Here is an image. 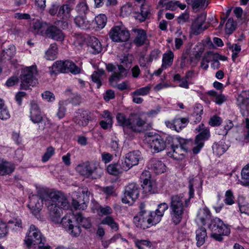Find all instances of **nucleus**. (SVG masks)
I'll return each mask as SVG.
<instances>
[{
	"mask_svg": "<svg viewBox=\"0 0 249 249\" xmlns=\"http://www.w3.org/2000/svg\"><path fill=\"white\" fill-rule=\"evenodd\" d=\"M37 195L29 196L28 206L32 213L37 214L41 210L44 203L47 207L49 217L54 223H58L62 214V209H67L69 202L62 193L56 190H49L45 188H36Z\"/></svg>",
	"mask_w": 249,
	"mask_h": 249,
	"instance_id": "1",
	"label": "nucleus"
},
{
	"mask_svg": "<svg viewBox=\"0 0 249 249\" xmlns=\"http://www.w3.org/2000/svg\"><path fill=\"white\" fill-rule=\"evenodd\" d=\"M188 179L189 197L185 198L183 194L172 195L170 197L169 209L171 220L175 225L179 224L181 221L185 209L190 204V199L194 196V186L198 181L192 177H190Z\"/></svg>",
	"mask_w": 249,
	"mask_h": 249,
	"instance_id": "2",
	"label": "nucleus"
},
{
	"mask_svg": "<svg viewBox=\"0 0 249 249\" xmlns=\"http://www.w3.org/2000/svg\"><path fill=\"white\" fill-rule=\"evenodd\" d=\"M116 120L119 125L125 129L127 128L135 133H141L143 131L146 124V120L141 115L136 113H131L128 118L121 113H118L116 116Z\"/></svg>",
	"mask_w": 249,
	"mask_h": 249,
	"instance_id": "3",
	"label": "nucleus"
},
{
	"mask_svg": "<svg viewBox=\"0 0 249 249\" xmlns=\"http://www.w3.org/2000/svg\"><path fill=\"white\" fill-rule=\"evenodd\" d=\"M139 213L134 217L133 222L137 227L146 229L159 223V219L153 214V211L145 209V205L141 203Z\"/></svg>",
	"mask_w": 249,
	"mask_h": 249,
	"instance_id": "4",
	"label": "nucleus"
},
{
	"mask_svg": "<svg viewBox=\"0 0 249 249\" xmlns=\"http://www.w3.org/2000/svg\"><path fill=\"white\" fill-rule=\"evenodd\" d=\"M208 228L211 231L210 236L216 241L222 242L224 236L228 235L231 232L229 226L224 223L218 217L211 219Z\"/></svg>",
	"mask_w": 249,
	"mask_h": 249,
	"instance_id": "5",
	"label": "nucleus"
},
{
	"mask_svg": "<svg viewBox=\"0 0 249 249\" xmlns=\"http://www.w3.org/2000/svg\"><path fill=\"white\" fill-rule=\"evenodd\" d=\"M75 170L80 175L86 178L97 179L103 174V170L95 161H86L79 164Z\"/></svg>",
	"mask_w": 249,
	"mask_h": 249,
	"instance_id": "6",
	"label": "nucleus"
},
{
	"mask_svg": "<svg viewBox=\"0 0 249 249\" xmlns=\"http://www.w3.org/2000/svg\"><path fill=\"white\" fill-rule=\"evenodd\" d=\"M25 244L28 248L32 245H38L39 249H50V247L45 245L46 239L40 231L34 225H31L24 240Z\"/></svg>",
	"mask_w": 249,
	"mask_h": 249,
	"instance_id": "7",
	"label": "nucleus"
},
{
	"mask_svg": "<svg viewBox=\"0 0 249 249\" xmlns=\"http://www.w3.org/2000/svg\"><path fill=\"white\" fill-rule=\"evenodd\" d=\"M37 73L36 66L33 65L23 69L20 75V89L27 90L30 86H36L37 84L36 77Z\"/></svg>",
	"mask_w": 249,
	"mask_h": 249,
	"instance_id": "8",
	"label": "nucleus"
},
{
	"mask_svg": "<svg viewBox=\"0 0 249 249\" xmlns=\"http://www.w3.org/2000/svg\"><path fill=\"white\" fill-rule=\"evenodd\" d=\"M140 188L136 183H129L124 188L122 201L124 204H131L137 199L139 196Z\"/></svg>",
	"mask_w": 249,
	"mask_h": 249,
	"instance_id": "9",
	"label": "nucleus"
},
{
	"mask_svg": "<svg viewBox=\"0 0 249 249\" xmlns=\"http://www.w3.org/2000/svg\"><path fill=\"white\" fill-rule=\"evenodd\" d=\"M109 36L110 39L116 42L127 41L130 37L129 31L123 25L113 27L109 32Z\"/></svg>",
	"mask_w": 249,
	"mask_h": 249,
	"instance_id": "10",
	"label": "nucleus"
},
{
	"mask_svg": "<svg viewBox=\"0 0 249 249\" xmlns=\"http://www.w3.org/2000/svg\"><path fill=\"white\" fill-rule=\"evenodd\" d=\"M177 142L178 144L175 145L174 143L172 145L171 149L173 151V153H171V152H169L168 155L172 157L174 159H177L178 157L177 155H182L183 154L179 153V151L180 149L185 151L187 152L189 149L190 146L192 143V141L187 139H184L181 138H176L174 142V143Z\"/></svg>",
	"mask_w": 249,
	"mask_h": 249,
	"instance_id": "11",
	"label": "nucleus"
},
{
	"mask_svg": "<svg viewBox=\"0 0 249 249\" xmlns=\"http://www.w3.org/2000/svg\"><path fill=\"white\" fill-rule=\"evenodd\" d=\"M196 130L200 133L196 137L195 146L192 151L194 154H198L204 145V142L208 140L210 136V131L207 129H203L199 125Z\"/></svg>",
	"mask_w": 249,
	"mask_h": 249,
	"instance_id": "12",
	"label": "nucleus"
},
{
	"mask_svg": "<svg viewBox=\"0 0 249 249\" xmlns=\"http://www.w3.org/2000/svg\"><path fill=\"white\" fill-rule=\"evenodd\" d=\"M43 36L53 39L57 41H62L64 40L65 36L61 30L56 26L52 24H47L45 31L42 32Z\"/></svg>",
	"mask_w": 249,
	"mask_h": 249,
	"instance_id": "13",
	"label": "nucleus"
},
{
	"mask_svg": "<svg viewBox=\"0 0 249 249\" xmlns=\"http://www.w3.org/2000/svg\"><path fill=\"white\" fill-rule=\"evenodd\" d=\"M141 160L142 157L139 151H133L127 153L124 161L122 162L123 169L128 171L133 166L138 165Z\"/></svg>",
	"mask_w": 249,
	"mask_h": 249,
	"instance_id": "14",
	"label": "nucleus"
},
{
	"mask_svg": "<svg viewBox=\"0 0 249 249\" xmlns=\"http://www.w3.org/2000/svg\"><path fill=\"white\" fill-rule=\"evenodd\" d=\"M206 15L201 14L193 21L191 26L190 32L195 35H198L202 33L208 28L205 24Z\"/></svg>",
	"mask_w": 249,
	"mask_h": 249,
	"instance_id": "15",
	"label": "nucleus"
},
{
	"mask_svg": "<svg viewBox=\"0 0 249 249\" xmlns=\"http://www.w3.org/2000/svg\"><path fill=\"white\" fill-rule=\"evenodd\" d=\"M69 216H64L60 219L58 224H61L62 226L73 236H78L81 232V228L79 226H74Z\"/></svg>",
	"mask_w": 249,
	"mask_h": 249,
	"instance_id": "16",
	"label": "nucleus"
},
{
	"mask_svg": "<svg viewBox=\"0 0 249 249\" xmlns=\"http://www.w3.org/2000/svg\"><path fill=\"white\" fill-rule=\"evenodd\" d=\"M148 144L154 152H160L166 146L165 141L160 135H155L151 137L149 140Z\"/></svg>",
	"mask_w": 249,
	"mask_h": 249,
	"instance_id": "17",
	"label": "nucleus"
},
{
	"mask_svg": "<svg viewBox=\"0 0 249 249\" xmlns=\"http://www.w3.org/2000/svg\"><path fill=\"white\" fill-rule=\"evenodd\" d=\"M90 118V112L88 110L78 109L75 114L73 121L79 126H86Z\"/></svg>",
	"mask_w": 249,
	"mask_h": 249,
	"instance_id": "18",
	"label": "nucleus"
},
{
	"mask_svg": "<svg viewBox=\"0 0 249 249\" xmlns=\"http://www.w3.org/2000/svg\"><path fill=\"white\" fill-rule=\"evenodd\" d=\"M118 71H114L108 79L109 84L112 87L116 86L120 80L125 77L127 75L126 70L123 65H118Z\"/></svg>",
	"mask_w": 249,
	"mask_h": 249,
	"instance_id": "19",
	"label": "nucleus"
},
{
	"mask_svg": "<svg viewBox=\"0 0 249 249\" xmlns=\"http://www.w3.org/2000/svg\"><path fill=\"white\" fill-rule=\"evenodd\" d=\"M75 0H69L68 3L62 5L59 8L57 16L60 18L65 20L71 17V12L73 9Z\"/></svg>",
	"mask_w": 249,
	"mask_h": 249,
	"instance_id": "20",
	"label": "nucleus"
},
{
	"mask_svg": "<svg viewBox=\"0 0 249 249\" xmlns=\"http://www.w3.org/2000/svg\"><path fill=\"white\" fill-rule=\"evenodd\" d=\"M30 106V118L31 120L35 124L41 123L43 117L38 105L35 102H32Z\"/></svg>",
	"mask_w": 249,
	"mask_h": 249,
	"instance_id": "21",
	"label": "nucleus"
},
{
	"mask_svg": "<svg viewBox=\"0 0 249 249\" xmlns=\"http://www.w3.org/2000/svg\"><path fill=\"white\" fill-rule=\"evenodd\" d=\"M147 167L149 169H151L158 174L164 173L166 170L165 165L157 159H151L147 164Z\"/></svg>",
	"mask_w": 249,
	"mask_h": 249,
	"instance_id": "22",
	"label": "nucleus"
},
{
	"mask_svg": "<svg viewBox=\"0 0 249 249\" xmlns=\"http://www.w3.org/2000/svg\"><path fill=\"white\" fill-rule=\"evenodd\" d=\"M210 213L209 210L206 207L200 209L196 218V221L197 224L205 225L206 223V221L210 218Z\"/></svg>",
	"mask_w": 249,
	"mask_h": 249,
	"instance_id": "23",
	"label": "nucleus"
},
{
	"mask_svg": "<svg viewBox=\"0 0 249 249\" xmlns=\"http://www.w3.org/2000/svg\"><path fill=\"white\" fill-rule=\"evenodd\" d=\"M237 104L241 108L244 109L249 105V90L242 91L237 98Z\"/></svg>",
	"mask_w": 249,
	"mask_h": 249,
	"instance_id": "24",
	"label": "nucleus"
},
{
	"mask_svg": "<svg viewBox=\"0 0 249 249\" xmlns=\"http://www.w3.org/2000/svg\"><path fill=\"white\" fill-rule=\"evenodd\" d=\"M74 23L78 27L83 30L92 28L91 21L87 20L85 16H76L74 18Z\"/></svg>",
	"mask_w": 249,
	"mask_h": 249,
	"instance_id": "25",
	"label": "nucleus"
},
{
	"mask_svg": "<svg viewBox=\"0 0 249 249\" xmlns=\"http://www.w3.org/2000/svg\"><path fill=\"white\" fill-rule=\"evenodd\" d=\"M136 33V36L134 39V43L137 46L143 45L147 39L146 32L143 29H135L134 30Z\"/></svg>",
	"mask_w": 249,
	"mask_h": 249,
	"instance_id": "26",
	"label": "nucleus"
},
{
	"mask_svg": "<svg viewBox=\"0 0 249 249\" xmlns=\"http://www.w3.org/2000/svg\"><path fill=\"white\" fill-rule=\"evenodd\" d=\"M89 47L90 51L93 54L100 53L102 50V47L99 39L94 37H90L89 40Z\"/></svg>",
	"mask_w": 249,
	"mask_h": 249,
	"instance_id": "27",
	"label": "nucleus"
},
{
	"mask_svg": "<svg viewBox=\"0 0 249 249\" xmlns=\"http://www.w3.org/2000/svg\"><path fill=\"white\" fill-rule=\"evenodd\" d=\"M151 15V9L149 5L145 4H142L141 6V12L137 15L136 18L139 19L140 22H143L148 18Z\"/></svg>",
	"mask_w": 249,
	"mask_h": 249,
	"instance_id": "28",
	"label": "nucleus"
},
{
	"mask_svg": "<svg viewBox=\"0 0 249 249\" xmlns=\"http://www.w3.org/2000/svg\"><path fill=\"white\" fill-rule=\"evenodd\" d=\"M213 150L214 153L217 155H221L228 149V145L226 144L223 140L215 142L213 145Z\"/></svg>",
	"mask_w": 249,
	"mask_h": 249,
	"instance_id": "29",
	"label": "nucleus"
},
{
	"mask_svg": "<svg viewBox=\"0 0 249 249\" xmlns=\"http://www.w3.org/2000/svg\"><path fill=\"white\" fill-rule=\"evenodd\" d=\"M196 245L197 247H200L204 244L207 237L206 230L204 227H201L196 231Z\"/></svg>",
	"mask_w": 249,
	"mask_h": 249,
	"instance_id": "30",
	"label": "nucleus"
},
{
	"mask_svg": "<svg viewBox=\"0 0 249 249\" xmlns=\"http://www.w3.org/2000/svg\"><path fill=\"white\" fill-rule=\"evenodd\" d=\"M107 172L110 175L118 176L125 171L123 169V163L121 165L118 163H111L109 164L107 169Z\"/></svg>",
	"mask_w": 249,
	"mask_h": 249,
	"instance_id": "31",
	"label": "nucleus"
},
{
	"mask_svg": "<svg viewBox=\"0 0 249 249\" xmlns=\"http://www.w3.org/2000/svg\"><path fill=\"white\" fill-rule=\"evenodd\" d=\"M7 227L13 231H21L22 229V223L20 218H15L9 220L7 223Z\"/></svg>",
	"mask_w": 249,
	"mask_h": 249,
	"instance_id": "32",
	"label": "nucleus"
},
{
	"mask_svg": "<svg viewBox=\"0 0 249 249\" xmlns=\"http://www.w3.org/2000/svg\"><path fill=\"white\" fill-rule=\"evenodd\" d=\"M174 57V53L171 51L164 53L162 59V67L167 69L170 67L173 64Z\"/></svg>",
	"mask_w": 249,
	"mask_h": 249,
	"instance_id": "33",
	"label": "nucleus"
},
{
	"mask_svg": "<svg viewBox=\"0 0 249 249\" xmlns=\"http://www.w3.org/2000/svg\"><path fill=\"white\" fill-rule=\"evenodd\" d=\"M135 244L139 249H145V248L154 249L156 245L155 242H152L148 240H137L135 241Z\"/></svg>",
	"mask_w": 249,
	"mask_h": 249,
	"instance_id": "34",
	"label": "nucleus"
},
{
	"mask_svg": "<svg viewBox=\"0 0 249 249\" xmlns=\"http://www.w3.org/2000/svg\"><path fill=\"white\" fill-rule=\"evenodd\" d=\"M105 74V71L103 69H99L94 71L91 75L93 82L97 84V88L99 89L102 85L101 77Z\"/></svg>",
	"mask_w": 249,
	"mask_h": 249,
	"instance_id": "35",
	"label": "nucleus"
},
{
	"mask_svg": "<svg viewBox=\"0 0 249 249\" xmlns=\"http://www.w3.org/2000/svg\"><path fill=\"white\" fill-rule=\"evenodd\" d=\"M57 46L56 43L51 44L49 49L46 52L45 57L47 60H53L56 58Z\"/></svg>",
	"mask_w": 249,
	"mask_h": 249,
	"instance_id": "36",
	"label": "nucleus"
},
{
	"mask_svg": "<svg viewBox=\"0 0 249 249\" xmlns=\"http://www.w3.org/2000/svg\"><path fill=\"white\" fill-rule=\"evenodd\" d=\"M203 113V107L200 105H196L194 107V110L191 115V119L195 123L200 122L201 120V115Z\"/></svg>",
	"mask_w": 249,
	"mask_h": 249,
	"instance_id": "37",
	"label": "nucleus"
},
{
	"mask_svg": "<svg viewBox=\"0 0 249 249\" xmlns=\"http://www.w3.org/2000/svg\"><path fill=\"white\" fill-rule=\"evenodd\" d=\"M47 24L44 25L41 21L39 20H35L33 21L31 27L32 31L35 34H40L43 36L42 32L45 31V28Z\"/></svg>",
	"mask_w": 249,
	"mask_h": 249,
	"instance_id": "38",
	"label": "nucleus"
},
{
	"mask_svg": "<svg viewBox=\"0 0 249 249\" xmlns=\"http://www.w3.org/2000/svg\"><path fill=\"white\" fill-rule=\"evenodd\" d=\"M169 208V206L165 202L161 203L158 205V209L153 211V214L155 217L159 219V223L161 220V217L163 216L165 212Z\"/></svg>",
	"mask_w": 249,
	"mask_h": 249,
	"instance_id": "39",
	"label": "nucleus"
},
{
	"mask_svg": "<svg viewBox=\"0 0 249 249\" xmlns=\"http://www.w3.org/2000/svg\"><path fill=\"white\" fill-rule=\"evenodd\" d=\"M14 170L13 164L8 162L0 163V175L4 176L12 173Z\"/></svg>",
	"mask_w": 249,
	"mask_h": 249,
	"instance_id": "40",
	"label": "nucleus"
},
{
	"mask_svg": "<svg viewBox=\"0 0 249 249\" xmlns=\"http://www.w3.org/2000/svg\"><path fill=\"white\" fill-rule=\"evenodd\" d=\"M142 186L146 193H150L153 194L156 192L155 182H152L147 178L143 179Z\"/></svg>",
	"mask_w": 249,
	"mask_h": 249,
	"instance_id": "41",
	"label": "nucleus"
},
{
	"mask_svg": "<svg viewBox=\"0 0 249 249\" xmlns=\"http://www.w3.org/2000/svg\"><path fill=\"white\" fill-rule=\"evenodd\" d=\"M94 22L96 24V26H94L93 28L98 30L102 29L106 24L107 17L104 14L99 15L95 17Z\"/></svg>",
	"mask_w": 249,
	"mask_h": 249,
	"instance_id": "42",
	"label": "nucleus"
},
{
	"mask_svg": "<svg viewBox=\"0 0 249 249\" xmlns=\"http://www.w3.org/2000/svg\"><path fill=\"white\" fill-rule=\"evenodd\" d=\"M245 197L243 196H239L238 197V204L240 211L249 215V204L245 202Z\"/></svg>",
	"mask_w": 249,
	"mask_h": 249,
	"instance_id": "43",
	"label": "nucleus"
},
{
	"mask_svg": "<svg viewBox=\"0 0 249 249\" xmlns=\"http://www.w3.org/2000/svg\"><path fill=\"white\" fill-rule=\"evenodd\" d=\"M175 124V130L179 132L183 128H184L189 123V121L186 118H179L174 119Z\"/></svg>",
	"mask_w": 249,
	"mask_h": 249,
	"instance_id": "44",
	"label": "nucleus"
},
{
	"mask_svg": "<svg viewBox=\"0 0 249 249\" xmlns=\"http://www.w3.org/2000/svg\"><path fill=\"white\" fill-rule=\"evenodd\" d=\"M66 73L70 72L73 74H77L81 72V69L73 62L69 60H66Z\"/></svg>",
	"mask_w": 249,
	"mask_h": 249,
	"instance_id": "45",
	"label": "nucleus"
},
{
	"mask_svg": "<svg viewBox=\"0 0 249 249\" xmlns=\"http://www.w3.org/2000/svg\"><path fill=\"white\" fill-rule=\"evenodd\" d=\"M76 220L85 229H89L91 227V224L89 219L88 218L83 217L81 213H78L76 214Z\"/></svg>",
	"mask_w": 249,
	"mask_h": 249,
	"instance_id": "46",
	"label": "nucleus"
},
{
	"mask_svg": "<svg viewBox=\"0 0 249 249\" xmlns=\"http://www.w3.org/2000/svg\"><path fill=\"white\" fill-rule=\"evenodd\" d=\"M242 178L244 181H241V183L243 186H249V163L246 165L241 171Z\"/></svg>",
	"mask_w": 249,
	"mask_h": 249,
	"instance_id": "47",
	"label": "nucleus"
},
{
	"mask_svg": "<svg viewBox=\"0 0 249 249\" xmlns=\"http://www.w3.org/2000/svg\"><path fill=\"white\" fill-rule=\"evenodd\" d=\"M102 223L108 225L114 231L118 230V224L115 221L113 218L111 216H107L103 219Z\"/></svg>",
	"mask_w": 249,
	"mask_h": 249,
	"instance_id": "48",
	"label": "nucleus"
},
{
	"mask_svg": "<svg viewBox=\"0 0 249 249\" xmlns=\"http://www.w3.org/2000/svg\"><path fill=\"white\" fill-rule=\"evenodd\" d=\"M66 61H57L53 65V69L56 72L66 73Z\"/></svg>",
	"mask_w": 249,
	"mask_h": 249,
	"instance_id": "49",
	"label": "nucleus"
},
{
	"mask_svg": "<svg viewBox=\"0 0 249 249\" xmlns=\"http://www.w3.org/2000/svg\"><path fill=\"white\" fill-rule=\"evenodd\" d=\"M151 89V87L148 85L135 90L131 94L134 96H145L149 93Z\"/></svg>",
	"mask_w": 249,
	"mask_h": 249,
	"instance_id": "50",
	"label": "nucleus"
},
{
	"mask_svg": "<svg viewBox=\"0 0 249 249\" xmlns=\"http://www.w3.org/2000/svg\"><path fill=\"white\" fill-rule=\"evenodd\" d=\"M97 212L99 215L103 216L111 214L113 213V210L109 206L100 205L97 209Z\"/></svg>",
	"mask_w": 249,
	"mask_h": 249,
	"instance_id": "51",
	"label": "nucleus"
},
{
	"mask_svg": "<svg viewBox=\"0 0 249 249\" xmlns=\"http://www.w3.org/2000/svg\"><path fill=\"white\" fill-rule=\"evenodd\" d=\"M76 10L79 14L86 15L89 11V9L86 2L84 1H82L77 5Z\"/></svg>",
	"mask_w": 249,
	"mask_h": 249,
	"instance_id": "52",
	"label": "nucleus"
},
{
	"mask_svg": "<svg viewBox=\"0 0 249 249\" xmlns=\"http://www.w3.org/2000/svg\"><path fill=\"white\" fill-rule=\"evenodd\" d=\"M236 26V23L234 22L233 19L231 18H229L225 26L227 34H231L235 30Z\"/></svg>",
	"mask_w": 249,
	"mask_h": 249,
	"instance_id": "53",
	"label": "nucleus"
},
{
	"mask_svg": "<svg viewBox=\"0 0 249 249\" xmlns=\"http://www.w3.org/2000/svg\"><path fill=\"white\" fill-rule=\"evenodd\" d=\"M229 49L232 53L231 55L232 59L233 61H235V59L238 56V53L241 50V46L237 44H233L229 47Z\"/></svg>",
	"mask_w": 249,
	"mask_h": 249,
	"instance_id": "54",
	"label": "nucleus"
},
{
	"mask_svg": "<svg viewBox=\"0 0 249 249\" xmlns=\"http://www.w3.org/2000/svg\"><path fill=\"white\" fill-rule=\"evenodd\" d=\"M234 196L231 190H228L225 193L224 202L226 204L232 205L234 203Z\"/></svg>",
	"mask_w": 249,
	"mask_h": 249,
	"instance_id": "55",
	"label": "nucleus"
},
{
	"mask_svg": "<svg viewBox=\"0 0 249 249\" xmlns=\"http://www.w3.org/2000/svg\"><path fill=\"white\" fill-rule=\"evenodd\" d=\"M54 154V149L53 147L50 146L47 148L46 152L42 157V162H47Z\"/></svg>",
	"mask_w": 249,
	"mask_h": 249,
	"instance_id": "56",
	"label": "nucleus"
},
{
	"mask_svg": "<svg viewBox=\"0 0 249 249\" xmlns=\"http://www.w3.org/2000/svg\"><path fill=\"white\" fill-rule=\"evenodd\" d=\"M188 4H191L193 9H197L202 7L205 2V0H186Z\"/></svg>",
	"mask_w": 249,
	"mask_h": 249,
	"instance_id": "57",
	"label": "nucleus"
},
{
	"mask_svg": "<svg viewBox=\"0 0 249 249\" xmlns=\"http://www.w3.org/2000/svg\"><path fill=\"white\" fill-rule=\"evenodd\" d=\"M3 55H7L8 57L11 58L14 56L16 53V48L13 45H10L8 49H4L3 51Z\"/></svg>",
	"mask_w": 249,
	"mask_h": 249,
	"instance_id": "58",
	"label": "nucleus"
},
{
	"mask_svg": "<svg viewBox=\"0 0 249 249\" xmlns=\"http://www.w3.org/2000/svg\"><path fill=\"white\" fill-rule=\"evenodd\" d=\"M132 10V5L130 3H127L122 6L121 9L122 14L124 16L129 15Z\"/></svg>",
	"mask_w": 249,
	"mask_h": 249,
	"instance_id": "59",
	"label": "nucleus"
},
{
	"mask_svg": "<svg viewBox=\"0 0 249 249\" xmlns=\"http://www.w3.org/2000/svg\"><path fill=\"white\" fill-rule=\"evenodd\" d=\"M60 4L59 2H55L52 4L51 5L48 12L51 16H54L57 14L58 8L59 7Z\"/></svg>",
	"mask_w": 249,
	"mask_h": 249,
	"instance_id": "60",
	"label": "nucleus"
},
{
	"mask_svg": "<svg viewBox=\"0 0 249 249\" xmlns=\"http://www.w3.org/2000/svg\"><path fill=\"white\" fill-rule=\"evenodd\" d=\"M222 123L220 117L217 116H213L211 118L209 121V124L213 126L219 125Z\"/></svg>",
	"mask_w": 249,
	"mask_h": 249,
	"instance_id": "61",
	"label": "nucleus"
},
{
	"mask_svg": "<svg viewBox=\"0 0 249 249\" xmlns=\"http://www.w3.org/2000/svg\"><path fill=\"white\" fill-rule=\"evenodd\" d=\"M42 98L48 102H53L55 100L54 94L49 91H44L42 93Z\"/></svg>",
	"mask_w": 249,
	"mask_h": 249,
	"instance_id": "62",
	"label": "nucleus"
},
{
	"mask_svg": "<svg viewBox=\"0 0 249 249\" xmlns=\"http://www.w3.org/2000/svg\"><path fill=\"white\" fill-rule=\"evenodd\" d=\"M10 117V113L6 107L0 109V119L1 120H7Z\"/></svg>",
	"mask_w": 249,
	"mask_h": 249,
	"instance_id": "63",
	"label": "nucleus"
},
{
	"mask_svg": "<svg viewBox=\"0 0 249 249\" xmlns=\"http://www.w3.org/2000/svg\"><path fill=\"white\" fill-rule=\"evenodd\" d=\"M112 124L113 121H110V120H108V121L102 120L99 123L100 125L104 129L111 128L112 126Z\"/></svg>",
	"mask_w": 249,
	"mask_h": 249,
	"instance_id": "64",
	"label": "nucleus"
}]
</instances>
